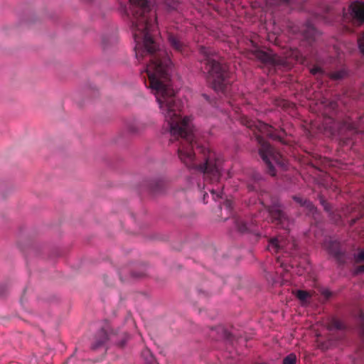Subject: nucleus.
Returning a JSON list of instances; mask_svg holds the SVG:
<instances>
[{
    "instance_id": "obj_1",
    "label": "nucleus",
    "mask_w": 364,
    "mask_h": 364,
    "mask_svg": "<svg viewBox=\"0 0 364 364\" xmlns=\"http://www.w3.org/2000/svg\"><path fill=\"white\" fill-rule=\"evenodd\" d=\"M119 5L132 33L135 53H168L154 40L158 24L154 0H119Z\"/></svg>"
},
{
    "instance_id": "obj_2",
    "label": "nucleus",
    "mask_w": 364,
    "mask_h": 364,
    "mask_svg": "<svg viewBox=\"0 0 364 364\" xmlns=\"http://www.w3.org/2000/svg\"><path fill=\"white\" fill-rule=\"evenodd\" d=\"M200 53L203 55L204 73L212 83L213 88L217 92H220L225 97H232L235 85L231 83L230 73L228 66L212 48L200 46Z\"/></svg>"
},
{
    "instance_id": "obj_3",
    "label": "nucleus",
    "mask_w": 364,
    "mask_h": 364,
    "mask_svg": "<svg viewBox=\"0 0 364 364\" xmlns=\"http://www.w3.org/2000/svg\"><path fill=\"white\" fill-rule=\"evenodd\" d=\"M314 18L316 21L325 23H333L339 21H350L358 26L364 23V2L358 0L351 1L346 9L341 7L338 11L331 7L326 6L321 13H315ZM360 51L364 55V33L358 40Z\"/></svg>"
},
{
    "instance_id": "obj_4",
    "label": "nucleus",
    "mask_w": 364,
    "mask_h": 364,
    "mask_svg": "<svg viewBox=\"0 0 364 364\" xmlns=\"http://www.w3.org/2000/svg\"><path fill=\"white\" fill-rule=\"evenodd\" d=\"M255 126L262 135L257 137L258 143L260 144L259 149V156L267 165L268 173L271 176H275L274 165L281 167L282 169H287V163L284 156L277 151L269 143L265 141L263 137L267 136L273 139H277L279 137L274 133V128L268 124L259 121Z\"/></svg>"
},
{
    "instance_id": "obj_5",
    "label": "nucleus",
    "mask_w": 364,
    "mask_h": 364,
    "mask_svg": "<svg viewBox=\"0 0 364 364\" xmlns=\"http://www.w3.org/2000/svg\"><path fill=\"white\" fill-rule=\"evenodd\" d=\"M258 200L260 203L267 208V211L270 217V219L272 222L277 223V224L280 225L281 227L284 229H287L289 227V222L285 213L283 212V209L282 205L277 203H272L271 205H266L264 202L262 198L258 196Z\"/></svg>"
},
{
    "instance_id": "obj_6",
    "label": "nucleus",
    "mask_w": 364,
    "mask_h": 364,
    "mask_svg": "<svg viewBox=\"0 0 364 364\" xmlns=\"http://www.w3.org/2000/svg\"><path fill=\"white\" fill-rule=\"evenodd\" d=\"M254 55L255 58L268 66L287 68L290 63L287 59L281 58L272 52L258 49L255 50Z\"/></svg>"
},
{
    "instance_id": "obj_7",
    "label": "nucleus",
    "mask_w": 364,
    "mask_h": 364,
    "mask_svg": "<svg viewBox=\"0 0 364 364\" xmlns=\"http://www.w3.org/2000/svg\"><path fill=\"white\" fill-rule=\"evenodd\" d=\"M296 247V245L294 241L283 236L272 238L268 245V250L272 252H283L289 255L293 254Z\"/></svg>"
},
{
    "instance_id": "obj_8",
    "label": "nucleus",
    "mask_w": 364,
    "mask_h": 364,
    "mask_svg": "<svg viewBox=\"0 0 364 364\" xmlns=\"http://www.w3.org/2000/svg\"><path fill=\"white\" fill-rule=\"evenodd\" d=\"M235 229L240 232H251L257 236L261 234L258 231L257 220L254 218H242L240 217H234L232 218Z\"/></svg>"
},
{
    "instance_id": "obj_9",
    "label": "nucleus",
    "mask_w": 364,
    "mask_h": 364,
    "mask_svg": "<svg viewBox=\"0 0 364 364\" xmlns=\"http://www.w3.org/2000/svg\"><path fill=\"white\" fill-rule=\"evenodd\" d=\"M168 42L170 47L183 55H188L190 48L188 42L182 37L172 33L168 34Z\"/></svg>"
},
{
    "instance_id": "obj_10",
    "label": "nucleus",
    "mask_w": 364,
    "mask_h": 364,
    "mask_svg": "<svg viewBox=\"0 0 364 364\" xmlns=\"http://www.w3.org/2000/svg\"><path fill=\"white\" fill-rule=\"evenodd\" d=\"M325 247L329 254L334 257L338 262H342L344 260V252L342 251L340 243L336 240L326 241Z\"/></svg>"
},
{
    "instance_id": "obj_11",
    "label": "nucleus",
    "mask_w": 364,
    "mask_h": 364,
    "mask_svg": "<svg viewBox=\"0 0 364 364\" xmlns=\"http://www.w3.org/2000/svg\"><path fill=\"white\" fill-rule=\"evenodd\" d=\"M331 123L332 124L330 126L331 132L332 134H336V127H340L341 129H347L349 131H357V125L353 122L351 120L348 119L344 121L341 124L338 125V123L333 119H330Z\"/></svg>"
},
{
    "instance_id": "obj_12",
    "label": "nucleus",
    "mask_w": 364,
    "mask_h": 364,
    "mask_svg": "<svg viewBox=\"0 0 364 364\" xmlns=\"http://www.w3.org/2000/svg\"><path fill=\"white\" fill-rule=\"evenodd\" d=\"M320 201L324 210L328 213L331 220L334 223H338L341 220L343 215H346L347 213H349V208H346V210H343L342 213L338 212L336 214L334 215L333 213L331 211V206L322 198H320Z\"/></svg>"
},
{
    "instance_id": "obj_13",
    "label": "nucleus",
    "mask_w": 364,
    "mask_h": 364,
    "mask_svg": "<svg viewBox=\"0 0 364 364\" xmlns=\"http://www.w3.org/2000/svg\"><path fill=\"white\" fill-rule=\"evenodd\" d=\"M109 338V336L105 330H100L96 335L95 341L92 345V349L96 350L100 347L104 346Z\"/></svg>"
},
{
    "instance_id": "obj_14",
    "label": "nucleus",
    "mask_w": 364,
    "mask_h": 364,
    "mask_svg": "<svg viewBox=\"0 0 364 364\" xmlns=\"http://www.w3.org/2000/svg\"><path fill=\"white\" fill-rule=\"evenodd\" d=\"M301 32L304 37L308 40H311L314 38L316 33V30L311 20H308L306 22Z\"/></svg>"
},
{
    "instance_id": "obj_15",
    "label": "nucleus",
    "mask_w": 364,
    "mask_h": 364,
    "mask_svg": "<svg viewBox=\"0 0 364 364\" xmlns=\"http://www.w3.org/2000/svg\"><path fill=\"white\" fill-rule=\"evenodd\" d=\"M262 179V176L258 173H254L251 178V182L247 184L250 191L256 192L257 193L259 188V181Z\"/></svg>"
},
{
    "instance_id": "obj_16",
    "label": "nucleus",
    "mask_w": 364,
    "mask_h": 364,
    "mask_svg": "<svg viewBox=\"0 0 364 364\" xmlns=\"http://www.w3.org/2000/svg\"><path fill=\"white\" fill-rule=\"evenodd\" d=\"M293 198L296 203H299L302 207L306 208L309 213L314 214V213L316 212V209L314 207V204L310 200L304 199L299 196H294Z\"/></svg>"
},
{
    "instance_id": "obj_17",
    "label": "nucleus",
    "mask_w": 364,
    "mask_h": 364,
    "mask_svg": "<svg viewBox=\"0 0 364 364\" xmlns=\"http://www.w3.org/2000/svg\"><path fill=\"white\" fill-rule=\"evenodd\" d=\"M266 6H274L282 4H287L294 7V2L297 0H264Z\"/></svg>"
},
{
    "instance_id": "obj_18",
    "label": "nucleus",
    "mask_w": 364,
    "mask_h": 364,
    "mask_svg": "<svg viewBox=\"0 0 364 364\" xmlns=\"http://www.w3.org/2000/svg\"><path fill=\"white\" fill-rule=\"evenodd\" d=\"M163 1L168 11H173L178 9V0H163Z\"/></svg>"
},
{
    "instance_id": "obj_19",
    "label": "nucleus",
    "mask_w": 364,
    "mask_h": 364,
    "mask_svg": "<svg viewBox=\"0 0 364 364\" xmlns=\"http://www.w3.org/2000/svg\"><path fill=\"white\" fill-rule=\"evenodd\" d=\"M345 328H346L345 324L342 321L337 320V319H333L331 321L330 326H329L330 330H333V329L341 330V329H344Z\"/></svg>"
},
{
    "instance_id": "obj_20",
    "label": "nucleus",
    "mask_w": 364,
    "mask_h": 364,
    "mask_svg": "<svg viewBox=\"0 0 364 364\" xmlns=\"http://www.w3.org/2000/svg\"><path fill=\"white\" fill-rule=\"evenodd\" d=\"M296 355L292 353L284 358L282 364H296Z\"/></svg>"
},
{
    "instance_id": "obj_21",
    "label": "nucleus",
    "mask_w": 364,
    "mask_h": 364,
    "mask_svg": "<svg viewBox=\"0 0 364 364\" xmlns=\"http://www.w3.org/2000/svg\"><path fill=\"white\" fill-rule=\"evenodd\" d=\"M296 296L301 301L304 302L306 301V299L310 296V294L306 291L297 290Z\"/></svg>"
},
{
    "instance_id": "obj_22",
    "label": "nucleus",
    "mask_w": 364,
    "mask_h": 364,
    "mask_svg": "<svg viewBox=\"0 0 364 364\" xmlns=\"http://www.w3.org/2000/svg\"><path fill=\"white\" fill-rule=\"evenodd\" d=\"M229 105L232 110H234L236 113L242 112V108L238 107V103L237 102V100L235 97H232L229 102Z\"/></svg>"
},
{
    "instance_id": "obj_23",
    "label": "nucleus",
    "mask_w": 364,
    "mask_h": 364,
    "mask_svg": "<svg viewBox=\"0 0 364 364\" xmlns=\"http://www.w3.org/2000/svg\"><path fill=\"white\" fill-rule=\"evenodd\" d=\"M277 263L279 264L280 267L287 272H290L291 269L294 268L292 264H288L287 263H284L280 258V257H278L277 258Z\"/></svg>"
},
{
    "instance_id": "obj_24",
    "label": "nucleus",
    "mask_w": 364,
    "mask_h": 364,
    "mask_svg": "<svg viewBox=\"0 0 364 364\" xmlns=\"http://www.w3.org/2000/svg\"><path fill=\"white\" fill-rule=\"evenodd\" d=\"M359 323H360L359 333H360L362 338L364 340V314L363 313H360L359 314Z\"/></svg>"
},
{
    "instance_id": "obj_25",
    "label": "nucleus",
    "mask_w": 364,
    "mask_h": 364,
    "mask_svg": "<svg viewBox=\"0 0 364 364\" xmlns=\"http://www.w3.org/2000/svg\"><path fill=\"white\" fill-rule=\"evenodd\" d=\"M345 75H346V71L341 70H338V71H336V72H334L333 73H332L331 77L335 80H340V79H342L343 77H344Z\"/></svg>"
},
{
    "instance_id": "obj_26",
    "label": "nucleus",
    "mask_w": 364,
    "mask_h": 364,
    "mask_svg": "<svg viewBox=\"0 0 364 364\" xmlns=\"http://www.w3.org/2000/svg\"><path fill=\"white\" fill-rule=\"evenodd\" d=\"M354 259L356 262L364 261V250H360L357 254H355Z\"/></svg>"
},
{
    "instance_id": "obj_27",
    "label": "nucleus",
    "mask_w": 364,
    "mask_h": 364,
    "mask_svg": "<svg viewBox=\"0 0 364 364\" xmlns=\"http://www.w3.org/2000/svg\"><path fill=\"white\" fill-rule=\"evenodd\" d=\"M323 73L320 67H314L311 69V73L314 75H322Z\"/></svg>"
},
{
    "instance_id": "obj_28",
    "label": "nucleus",
    "mask_w": 364,
    "mask_h": 364,
    "mask_svg": "<svg viewBox=\"0 0 364 364\" xmlns=\"http://www.w3.org/2000/svg\"><path fill=\"white\" fill-rule=\"evenodd\" d=\"M201 193H203V203H208V200L207 198H208V194L205 191H201Z\"/></svg>"
},
{
    "instance_id": "obj_29",
    "label": "nucleus",
    "mask_w": 364,
    "mask_h": 364,
    "mask_svg": "<svg viewBox=\"0 0 364 364\" xmlns=\"http://www.w3.org/2000/svg\"><path fill=\"white\" fill-rule=\"evenodd\" d=\"M329 105H330L331 109L333 111L336 112V108H337V107H338V104H337V102H334V101H332V102H331L329 103Z\"/></svg>"
},
{
    "instance_id": "obj_30",
    "label": "nucleus",
    "mask_w": 364,
    "mask_h": 364,
    "mask_svg": "<svg viewBox=\"0 0 364 364\" xmlns=\"http://www.w3.org/2000/svg\"><path fill=\"white\" fill-rule=\"evenodd\" d=\"M322 294L326 297V298H329L331 295V293L329 290L328 289H324L322 291Z\"/></svg>"
},
{
    "instance_id": "obj_31",
    "label": "nucleus",
    "mask_w": 364,
    "mask_h": 364,
    "mask_svg": "<svg viewBox=\"0 0 364 364\" xmlns=\"http://www.w3.org/2000/svg\"><path fill=\"white\" fill-rule=\"evenodd\" d=\"M358 271L360 272H364V264L359 267L358 269Z\"/></svg>"
},
{
    "instance_id": "obj_32",
    "label": "nucleus",
    "mask_w": 364,
    "mask_h": 364,
    "mask_svg": "<svg viewBox=\"0 0 364 364\" xmlns=\"http://www.w3.org/2000/svg\"><path fill=\"white\" fill-rule=\"evenodd\" d=\"M126 342H127L126 341H122L120 342V343H119V346H124V344L126 343Z\"/></svg>"
},
{
    "instance_id": "obj_33",
    "label": "nucleus",
    "mask_w": 364,
    "mask_h": 364,
    "mask_svg": "<svg viewBox=\"0 0 364 364\" xmlns=\"http://www.w3.org/2000/svg\"><path fill=\"white\" fill-rule=\"evenodd\" d=\"M296 274H298L299 275H303L304 274V272H301L300 271L299 269L296 272Z\"/></svg>"
},
{
    "instance_id": "obj_34",
    "label": "nucleus",
    "mask_w": 364,
    "mask_h": 364,
    "mask_svg": "<svg viewBox=\"0 0 364 364\" xmlns=\"http://www.w3.org/2000/svg\"><path fill=\"white\" fill-rule=\"evenodd\" d=\"M329 188H332V189H333V190L337 189L336 186H334V185L331 186Z\"/></svg>"
},
{
    "instance_id": "obj_35",
    "label": "nucleus",
    "mask_w": 364,
    "mask_h": 364,
    "mask_svg": "<svg viewBox=\"0 0 364 364\" xmlns=\"http://www.w3.org/2000/svg\"><path fill=\"white\" fill-rule=\"evenodd\" d=\"M141 275H138V274H136L135 273H133V277H141Z\"/></svg>"
},
{
    "instance_id": "obj_36",
    "label": "nucleus",
    "mask_w": 364,
    "mask_h": 364,
    "mask_svg": "<svg viewBox=\"0 0 364 364\" xmlns=\"http://www.w3.org/2000/svg\"><path fill=\"white\" fill-rule=\"evenodd\" d=\"M203 97H204L206 100H208V95H207L204 94V95H203Z\"/></svg>"
},
{
    "instance_id": "obj_37",
    "label": "nucleus",
    "mask_w": 364,
    "mask_h": 364,
    "mask_svg": "<svg viewBox=\"0 0 364 364\" xmlns=\"http://www.w3.org/2000/svg\"><path fill=\"white\" fill-rule=\"evenodd\" d=\"M152 360H153V358H152V356H151V358H150V360H148V362L151 363Z\"/></svg>"
},
{
    "instance_id": "obj_38",
    "label": "nucleus",
    "mask_w": 364,
    "mask_h": 364,
    "mask_svg": "<svg viewBox=\"0 0 364 364\" xmlns=\"http://www.w3.org/2000/svg\"><path fill=\"white\" fill-rule=\"evenodd\" d=\"M139 126L140 127H144V125H143L141 123H139Z\"/></svg>"
},
{
    "instance_id": "obj_39",
    "label": "nucleus",
    "mask_w": 364,
    "mask_h": 364,
    "mask_svg": "<svg viewBox=\"0 0 364 364\" xmlns=\"http://www.w3.org/2000/svg\"><path fill=\"white\" fill-rule=\"evenodd\" d=\"M132 131L133 132H136L138 130H136V129H132Z\"/></svg>"
},
{
    "instance_id": "obj_40",
    "label": "nucleus",
    "mask_w": 364,
    "mask_h": 364,
    "mask_svg": "<svg viewBox=\"0 0 364 364\" xmlns=\"http://www.w3.org/2000/svg\"><path fill=\"white\" fill-rule=\"evenodd\" d=\"M323 185L325 186V188H328V185H327V184H323Z\"/></svg>"
},
{
    "instance_id": "obj_41",
    "label": "nucleus",
    "mask_w": 364,
    "mask_h": 364,
    "mask_svg": "<svg viewBox=\"0 0 364 364\" xmlns=\"http://www.w3.org/2000/svg\"><path fill=\"white\" fill-rule=\"evenodd\" d=\"M198 187H199L200 188H201V184H200V183H199L198 184Z\"/></svg>"
}]
</instances>
